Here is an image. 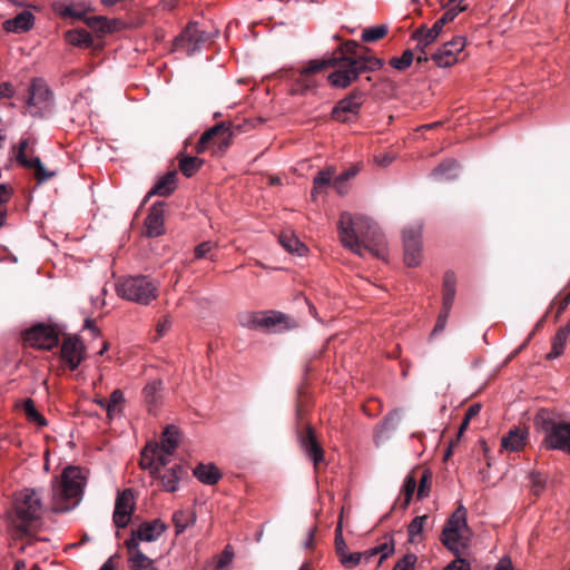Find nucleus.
Returning <instances> with one entry per match:
<instances>
[{"instance_id": "obj_1", "label": "nucleus", "mask_w": 570, "mask_h": 570, "mask_svg": "<svg viewBox=\"0 0 570 570\" xmlns=\"http://www.w3.org/2000/svg\"><path fill=\"white\" fill-rule=\"evenodd\" d=\"M382 66V61L374 57H333L321 61H311L303 68L292 89L294 94H305L314 87L309 76L326 68H335L327 80L333 87L346 88L365 71H373Z\"/></svg>"}, {"instance_id": "obj_2", "label": "nucleus", "mask_w": 570, "mask_h": 570, "mask_svg": "<svg viewBox=\"0 0 570 570\" xmlns=\"http://www.w3.org/2000/svg\"><path fill=\"white\" fill-rule=\"evenodd\" d=\"M86 479L78 466L69 465L52 482V510L67 512L79 504Z\"/></svg>"}, {"instance_id": "obj_3", "label": "nucleus", "mask_w": 570, "mask_h": 570, "mask_svg": "<svg viewBox=\"0 0 570 570\" xmlns=\"http://www.w3.org/2000/svg\"><path fill=\"white\" fill-rule=\"evenodd\" d=\"M471 531L466 522V509L460 504L448 519L441 533V542L455 556L468 548Z\"/></svg>"}, {"instance_id": "obj_4", "label": "nucleus", "mask_w": 570, "mask_h": 570, "mask_svg": "<svg viewBox=\"0 0 570 570\" xmlns=\"http://www.w3.org/2000/svg\"><path fill=\"white\" fill-rule=\"evenodd\" d=\"M116 292L121 298L140 305H149L158 296V286L148 276H127L118 279Z\"/></svg>"}, {"instance_id": "obj_5", "label": "nucleus", "mask_w": 570, "mask_h": 570, "mask_svg": "<svg viewBox=\"0 0 570 570\" xmlns=\"http://www.w3.org/2000/svg\"><path fill=\"white\" fill-rule=\"evenodd\" d=\"M535 424L544 434L542 444L548 450H560L570 454V421H556L548 412L541 411L535 417Z\"/></svg>"}, {"instance_id": "obj_6", "label": "nucleus", "mask_w": 570, "mask_h": 570, "mask_svg": "<svg viewBox=\"0 0 570 570\" xmlns=\"http://www.w3.org/2000/svg\"><path fill=\"white\" fill-rule=\"evenodd\" d=\"M16 531L27 535L30 529L41 518L42 507L39 495L35 490L26 489L14 501Z\"/></svg>"}, {"instance_id": "obj_7", "label": "nucleus", "mask_w": 570, "mask_h": 570, "mask_svg": "<svg viewBox=\"0 0 570 570\" xmlns=\"http://www.w3.org/2000/svg\"><path fill=\"white\" fill-rule=\"evenodd\" d=\"M240 324L250 330H263L267 332H282L292 327L289 318L275 311L247 313L240 317Z\"/></svg>"}, {"instance_id": "obj_8", "label": "nucleus", "mask_w": 570, "mask_h": 570, "mask_svg": "<svg viewBox=\"0 0 570 570\" xmlns=\"http://www.w3.org/2000/svg\"><path fill=\"white\" fill-rule=\"evenodd\" d=\"M167 530V525L160 519L144 521L137 528L131 529L130 537L124 542L127 553L142 552L140 542L157 541Z\"/></svg>"}, {"instance_id": "obj_9", "label": "nucleus", "mask_w": 570, "mask_h": 570, "mask_svg": "<svg viewBox=\"0 0 570 570\" xmlns=\"http://www.w3.org/2000/svg\"><path fill=\"white\" fill-rule=\"evenodd\" d=\"M230 144L229 127L224 122L207 129L199 138L195 150L197 154L210 151L213 155L223 154Z\"/></svg>"}, {"instance_id": "obj_10", "label": "nucleus", "mask_w": 570, "mask_h": 570, "mask_svg": "<svg viewBox=\"0 0 570 570\" xmlns=\"http://www.w3.org/2000/svg\"><path fill=\"white\" fill-rule=\"evenodd\" d=\"M52 107V94L41 79H33L29 87L27 110L31 116H42Z\"/></svg>"}, {"instance_id": "obj_11", "label": "nucleus", "mask_w": 570, "mask_h": 570, "mask_svg": "<svg viewBox=\"0 0 570 570\" xmlns=\"http://www.w3.org/2000/svg\"><path fill=\"white\" fill-rule=\"evenodd\" d=\"M370 227V222L363 216H352L350 213H342L338 223V235L343 246L353 248L360 245V233L362 227Z\"/></svg>"}, {"instance_id": "obj_12", "label": "nucleus", "mask_w": 570, "mask_h": 570, "mask_svg": "<svg viewBox=\"0 0 570 570\" xmlns=\"http://www.w3.org/2000/svg\"><path fill=\"white\" fill-rule=\"evenodd\" d=\"M23 338L31 346L52 350L59 344V332L52 325L40 323L28 330Z\"/></svg>"}, {"instance_id": "obj_13", "label": "nucleus", "mask_w": 570, "mask_h": 570, "mask_svg": "<svg viewBox=\"0 0 570 570\" xmlns=\"http://www.w3.org/2000/svg\"><path fill=\"white\" fill-rule=\"evenodd\" d=\"M209 35L199 28L198 23H189L175 39L174 47L190 56L197 51L208 39Z\"/></svg>"}, {"instance_id": "obj_14", "label": "nucleus", "mask_w": 570, "mask_h": 570, "mask_svg": "<svg viewBox=\"0 0 570 570\" xmlns=\"http://www.w3.org/2000/svg\"><path fill=\"white\" fill-rule=\"evenodd\" d=\"M466 46L464 37H454L451 41L445 42L440 47L432 56L438 67L446 68L455 65L459 61V55L463 51Z\"/></svg>"}, {"instance_id": "obj_15", "label": "nucleus", "mask_w": 570, "mask_h": 570, "mask_svg": "<svg viewBox=\"0 0 570 570\" xmlns=\"http://www.w3.org/2000/svg\"><path fill=\"white\" fill-rule=\"evenodd\" d=\"M60 357L70 371H75L86 358V347L77 336H66L60 348Z\"/></svg>"}, {"instance_id": "obj_16", "label": "nucleus", "mask_w": 570, "mask_h": 570, "mask_svg": "<svg viewBox=\"0 0 570 570\" xmlns=\"http://www.w3.org/2000/svg\"><path fill=\"white\" fill-rule=\"evenodd\" d=\"M134 508L135 502L132 490L125 489L124 491L119 492L116 498L115 510L112 514V521L117 528L122 529L128 525L134 512Z\"/></svg>"}, {"instance_id": "obj_17", "label": "nucleus", "mask_w": 570, "mask_h": 570, "mask_svg": "<svg viewBox=\"0 0 570 570\" xmlns=\"http://www.w3.org/2000/svg\"><path fill=\"white\" fill-rule=\"evenodd\" d=\"M33 144H35V140L31 138L23 139L20 142L17 159L23 166L33 168L39 181L48 180L51 177H53L55 173L46 170L39 157L28 158L29 146L33 145Z\"/></svg>"}, {"instance_id": "obj_18", "label": "nucleus", "mask_w": 570, "mask_h": 570, "mask_svg": "<svg viewBox=\"0 0 570 570\" xmlns=\"http://www.w3.org/2000/svg\"><path fill=\"white\" fill-rule=\"evenodd\" d=\"M301 448L304 453L313 461L315 470L324 462V450L316 439L315 431L307 425L306 430L299 435Z\"/></svg>"}, {"instance_id": "obj_19", "label": "nucleus", "mask_w": 570, "mask_h": 570, "mask_svg": "<svg viewBox=\"0 0 570 570\" xmlns=\"http://www.w3.org/2000/svg\"><path fill=\"white\" fill-rule=\"evenodd\" d=\"M361 104V96L352 94L336 104L333 108L332 117L337 121L347 122L358 114Z\"/></svg>"}, {"instance_id": "obj_20", "label": "nucleus", "mask_w": 570, "mask_h": 570, "mask_svg": "<svg viewBox=\"0 0 570 570\" xmlns=\"http://www.w3.org/2000/svg\"><path fill=\"white\" fill-rule=\"evenodd\" d=\"M164 214V203H157L151 206L145 218L144 235L147 237H158L165 233Z\"/></svg>"}, {"instance_id": "obj_21", "label": "nucleus", "mask_w": 570, "mask_h": 570, "mask_svg": "<svg viewBox=\"0 0 570 570\" xmlns=\"http://www.w3.org/2000/svg\"><path fill=\"white\" fill-rule=\"evenodd\" d=\"M401 412L394 410L390 412L375 429L374 442L376 445L390 439L391 433L394 432L401 423Z\"/></svg>"}, {"instance_id": "obj_22", "label": "nucleus", "mask_w": 570, "mask_h": 570, "mask_svg": "<svg viewBox=\"0 0 570 570\" xmlns=\"http://www.w3.org/2000/svg\"><path fill=\"white\" fill-rule=\"evenodd\" d=\"M55 12L62 18H72L76 20L86 19V13L90 11V6L86 2H63L58 1L53 4Z\"/></svg>"}, {"instance_id": "obj_23", "label": "nucleus", "mask_w": 570, "mask_h": 570, "mask_svg": "<svg viewBox=\"0 0 570 570\" xmlns=\"http://www.w3.org/2000/svg\"><path fill=\"white\" fill-rule=\"evenodd\" d=\"M187 475L186 469L180 464L167 469L163 474L159 472L156 479L161 481L164 490L167 492H175L178 489V482Z\"/></svg>"}, {"instance_id": "obj_24", "label": "nucleus", "mask_w": 570, "mask_h": 570, "mask_svg": "<svg viewBox=\"0 0 570 570\" xmlns=\"http://www.w3.org/2000/svg\"><path fill=\"white\" fill-rule=\"evenodd\" d=\"M177 188V173L168 171L164 176H161L155 186L149 190L147 197L151 196H169Z\"/></svg>"}, {"instance_id": "obj_25", "label": "nucleus", "mask_w": 570, "mask_h": 570, "mask_svg": "<svg viewBox=\"0 0 570 570\" xmlns=\"http://www.w3.org/2000/svg\"><path fill=\"white\" fill-rule=\"evenodd\" d=\"M35 17L30 11H22L14 18L6 20L3 27L9 32H26L33 27Z\"/></svg>"}, {"instance_id": "obj_26", "label": "nucleus", "mask_w": 570, "mask_h": 570, "mask_svg": "<svg viewBox=\"0 0 570 570\" xmlns=\"http://www.w3.org/2000/svg\"><path fill=\"white\" fill-rule=\"evenodd\" d=\"M159 445L157 442L148 443L141 451L139 465L144 470H148L151 476L159 474V466L156 465L155 454L158 452Z\"/></svg>"}, {"instance_id": "obj_27", "label": "nucleus", "mask_w": 570, "mask_h": 570, "mask_svg": "<svg viewBox=\"0 0 570 570\" xmlns=\"http://www.w3.org/2000/svg\"><path fill=\"white\" fill-rule=\"evenodd\" d=\"M456 277L452 271L445 272L443 276V288H442V308L451 311L455 293H456Z\"/></svg>"}, {"instance_id": "obj_28", "label": "nucleus", "mask_w": 570, "mask_h": 570, "mask_svg": "<svg viewBox=\"0 0 570 570\" xmlns=\"http://www.w3.org/2000/svg\"><path fill=\"white\" fill-rule=\"evenodd\" d=\"M194 475L204 484L214 485L222 479V473L218 468L213 464L199 463L194 469Z\"/></svg>"}, {"instance_id": "obj_29", "label": "nucleus", "mask_w": 570, "mask_h": 570, "mask_svg": "<svg viewBox=\"0 0 570 570\" xmlns=\"http://www.w3.org/2000/svg\"><path fill=\"white\" fill-rule=\"evenodd\" d=\"M163 382L161 380H154L149 382L142 390L145 403L148 411L151 412L161 402Z\"/></svg>"}, {"instance_id": "obj_30", "label": "nucleus", "mask_w": 570, "mask_h": 570, "mask_svg": "<svg viewBox=\"0 0 570 570\" xmlns=\"http://www.w3.org/2000/svg\"><path fill=\"white\" fill-rule=\"evenodd\" d=\"M85 23L94 31L99 32L101 35H106L117 30V27L120 23V21L116 19L110 20L101 16H96L86 18Z\"/></svg>"}, {"instance_id": "obj_31", "label": "nucleus", "mask_w": 570, "mask_h": 570, "mask_svg": "<svg viewBox=\"0 0 570 570\" xmlns=\"http://www.w3.org/2000/svg\"><path fill=\"white\" fill-rule=\"evenodd\" d=\"M179 441V431L173 426L168 425L163 434L160 442L158 443L159 450L164 451L167 454H173L178 446Z\"/></svg>"}, {"instance_id": "obj_32", "label": "nucleus", "mask_w": 570, "mask_h": 570, "mask_svg": "<svg viewBox=\"0 0 570 570\" xmlns=\"http://www.w3.org/2000/svg\"><path fill=\"white\" fill-rule=\"evenodd\" d=\"M569 326H562L552 338L551 351L547 354L548 360H554L562 355L569 337Z\"/></svg>"}, {"instance_id": "obj_33", "label": "nucleus", "mask_w": 570, "mask_h": 570, "mask_svg": "<svg viewBox=\"0 0 570 570\" xmlns=\"http://www.w3.org/2000/svg\"><path fill=\"white\" fill-rule=\"evenodd\" d=\"M394 552V541L391 538L390 541H386L384 543L379 544L375 548H372L370 550H366L364 552H361L362 561L365 563H368L372 558L376 556H381L379 560V566L383 562L384 559H386L390 554Z\"/></svg>"}, {"instance_id": "obj_34", "label": "nucleus", "mask_w": 570, "mask_h": 570, "mask_svg": "<svg viewBox=\"0 0 570 570\" xmlns=\"http://www.w3.org/2000/svg\"><path fill=\"white\" fill-rule=\"evenodd\" d=\"M527 433L520 429L511 430L507 436L502 438L501 445L503 449L518 452L525 444Z\"/></svg>"}, {"instance_id": "obj_35", "label": "nucleus", "mask_w": 570, "mask_h": 570, "mask_svg": "<svg viewBox=\"0 0 570 570\" xmlns=\"http://www.w3.org/2000/svg\"><path fill=\"white\" fill-rule=\"evenodd\" d=\"M128 566L130 570H159L155 561L144 552L127 553Z\"/></svg>"}, {"instance_id": "obj_36", "label": "nucleus", "mask_w": 570, "mask_h": 570, "mask_svg": "<svg viewBox=\"0 0 570 570\" xmlns=\"http://www.w3.org/2000/svg\"><path fill=\"white\" fill-rule=\"evenodd\" d=\"M335 175V168L333 166L326 167L324 170L317 173L313 180V190L312 197L316 198V196L324 190L325 187L330 186L333 183V177Z\"/></svg>"}, {"instance_id": "obj_37", "label": "nucleus", "mask_w": 570, "mask_h": 570, "mask_svg": "<svg viewBox=\"0 0 570 570\" xmlns=\"http://www.w3.org/2000/svg\"><path fill=\"white\" fill-rule=\"evenodd\" d=\"M63 37L69 45L76 47H89L92 43L90 33L85 29L69 30Z\"/></svg>"}, {"instance_id": "obj_38", "label": "nucleus", "mask_w": 570, "mask_h": 570, "mask_svg": "<svg viewBox=\"0 0 570 570\" xmlns=\"http://www.w3.org/2000/svg\"><path fill=\"white\" fill-rule=\"evenodd\" d=\"M412 39L416 42L415 50H426L432 43L435 42L438 37L433 35L428 28L422 27L412 33Z\"/></svg>"}, {"instance_id": "obj_39", "label": "nucleus", "mask_w": 570, "mask_h": 570, "mask_svg": "<svg viewBox=\"0 0 570 570\" xmlns=\"http://www.w3.org/2000/svg\"><path fill=\"white\" fill-rule=\"evenodd\" d=\"M125 402V396L121 390H115L110 394L108 399V403H106V412L109 419L121 413V406Z\"/></svg>"}, {"instance_id": "obj_40", "label": "nucleus", "mask_w": 570, "mask_h": 570, "mask_svg": "<svg viewBox=\"0 0 570 570\" xmlns=\"http://www.w3.org/2000/svg\"><path fill=\"white\" fill-rule=\"evenodd\" d=\"M204 160L194 156H183L179 159V170L186 176H194L203 166Z\"/></svg>"}, {"instance_id": "obj_41", "label": "nucleus", "mask_w": 570, "mask_h": 570, "mask_svg": "<svg viewBox=\"0 0 570 570\" xmlns=\"http://www.w3.org/2000/svg\"><path fill=\"white\" fill-rule=\"evenodd\" d=\"M416 471H412L409 475H406L404 480V484L402 487V494L404 497L403 501L400 503L402 509H406L410 504L412 497L416 490L417 479L415 476Z\"/></svg>"}, {"instance_id": "obj_42", "label": "nucleus", "mask_w": 570, "mask_h": 570, "mask_svg": "<svg viewBox=\"0 0 570 570\" xmlns=\"http://www.w3.org/2000/svg\"><path fill=\"white\" fill-rule=\"evenodd\" d=\"M459 165L455 160H446L440 164L432 173L436 178L451 179L456 177Z\"/></svg>"}, {"instance_id": "obj_43", "label": "nucleus", "mask_w": 570, "mask_h": 570, "mask_svg": "<svg viewBox=\"0 0 570 570\" xmlns=\"http://www.w3.org/2000/svg\"><path fill=\"white\" fill-rule=\"evenodd\" d=\"M23 412L29 422L36 423L39 426L47 425V420L42 414L38 412V410L35 406V402L31 399H27L23 402Z\"/></svg>"}, {"instance_id": "obj_44", "label": "nucleus", "mask_w": 570, "mask_h": 570, "mask_svg": "<svg viewBox=\"0 0 570 570\" xmlns=\"http://www.w3.org/2000/svg\"><path fill=\"white\" fill-rule=\"evenodd\" d=\"M417 491L416 497L419 500H422L429 497L431 487H432V473L430 470L425 469L421 472V476L417 480Z\"/></svg>"}, {"instance_id": "obj_45", "label": "nucleus", "mask_w": 570, "mask_h": 570, "mask_svg": "<svg viewBox=\"0 0 570 570\" xmlns=\"http://www.w3.org/2000/svg\"><path fill=\"white\" fill-rule=\"evenodd\" d=\"M279 244L284 247V249H306V245L301 243V240L292 233L285 232L284 235L279 236Z\"/></svg>"}, {"instance_id": "obj_46", "label": "nucleus", "mask_w": 570, "mask_h": 570, "mask_svg": "<svg viewBox=\"0 0 570 570\" xmlns=\"http://www.w3.org/2000/svg\"><path fill=\"white\" fill-rule=\"evenodd\" d=\"M387 32L385 26H375L364 29L362 32V40L365 42H374L382 39Z\"/></svg>"}, {"instance_id": "obj_47", "label": "nucleus", "mask_w": 570, "mask_h": 570, "mask_svg": "<svg viewBox=\"0 0 570 570\" xmlns=\"http://www.w3.org/2000/svg\"><path fill=\"white\" fill-rule=\"evenodd\" d=\"M414 59V52L410 49L405 50L401 57H394L391 59L390 63L393 68L397 70L407 69Z\"/></svg>"}, {"instance_id": "obj_48", "label": "nucleus", "mask_w": 570, "mask_h": 570, "mask_svg": "<svg viewBox=\"0 0 570 570\" xmlns=\"http://www.w3.org/2000/svg\"><path fill=\"white\" fill-rule=\"evenodd\" d=\"M429 519V515H420L415 517L407 527V533L411 542H414L415 537L419 535L424 527L425 521Z\"/></svg>"}, {"instance_id": "obj_49", "label": "nucleus", "mask_w": 570, "mask_h": 570, "mask_svg": "<svg viewBox=\"0 0 570 570\" xmlns=\"http://www.w3.org/2000/svg\"><path fill=\"white\" fill-rule=\"evenodd\" d=\"M191 518L190 514L186 511H177L173 515V522L176 529V534H180L188 527Z\"/></svg>"}, {"instance_id": "obj_50", "label": "nucleus", "mask_w": 570, "mask_h": 570, "mask_svg": "<svg viewBox=\"0 0 570 570\" xmlns=\"http://www.w3.org/2000/svg\"><path fill=\"white\" fill-rule=\"evenodd\" d=\"M570 304V291L564 293L563 295L561 293H559L556 298L552 301V303L550 304V307H549V312L550 309L556 305L557 306V312H556V320L559 318V316L566 311V308L568 307V305Z\"/></svg>"}, {"instance_id": "obj_51", "label": "nucleus", "mask_w": 570, "mask_h": 570, "mask_svg": "<svg viewBox=\"0 0 570 570\" xmlns=\"http://www.w3.org/2000/svg\"><path fill=\"white\" fill-rule=\"evenodd\" d=\"M455 19V12L450 10L449 12H444L443 16L438 19L431 28H428L433 35L436 37L440 36L443 27Z\"/></svg>"}, {"instance_id": "obj_52", "label": "nucleus", "mask_w": 570, "mask_h": 570, "mask_svg": "<svg viewBox=\"0 0 570 570\" xmlns=\"http://www.w3.org/2000/svg\"><path fill=\"white\" fill-rule=\"evenodd\" d=\"M465 0H440V4L444 12H449L450 10L455 12V17L468 9V6L464 3Z\"/></svg>"}, {"instance_id": "obj_53", "label": "nucleus", "mask_w": 570, "mask_h": 570, "mask_svg": "<svg viewBox=\"0 0 570 570\" xmlns=\"http://www.w3.org/2000/svg\"><path fill=\"white\" fill-rule=\"evenodd\" d=\"M546 478L540 472H532L530 474L531 491L534 495L539 497L546 488Z\"/></svg>"}, {"instance_id": "obj_54", "label": "nucleus", "mask_w": 570, "mask_h": 570, "mask_svg": "<svg viewBox=\"0 0 570 570\" xmlns=\"http://www.w3.org/2000/svg\"><path fill=\"white\" fill-rule=\"evenodd\" d=\"M341 564L347 569H353L362 562L361 552H350L338 558Z\"/></svg>"}, {"instance_id": "obj_55", "label": "nucleus", "mask_w": 570, "mask_h": 570, "mask_svg": "<svg viewBox=\"0 0 570 570\" xmlns=\"http://www.w3.org/2000/svg\"><path fill=\"white\" fill-rule=\"evenodd\" d=\"M335 551H336L337 558H341L343 554L347 553V551H348L347 544L345 543L344 538H343L341 524H338L337 528L335 529Z\"/></svg>"}, {"instance_id": "obj_56", "label": "nucleus", "mask_w": 570, "mask_h": 570, "mask_svg": "<svg viewBox=\"0 0 570 570\" xmlns=\"http://www.w3.org/2000/svg\"><path fill=\"white\" fill-rule=\"evenodd\" d=\"M416 556L413 553L405 554L402 559H400L394 566L393 570H414V566L416 563Z\"/></svg>"}, {"instance_id": "obj_57", "label": "nucleus", "mask_w": 570, "mask_h": 570, "mask_svg": "<svg viewBox=\"0 0 570 570\" xmlns=\"http://www.w3.org/2000/svg\"><path fill=\"white\" fill-rule=\"evenodd\" d=\"M360 45L355 41H347L343 45L338 57H364L358 52Z\"/></svg>"}, {"instance_id": "obj_58", "label": "nucleus", "mask_w": 570, "mask_h": 570, "mask_svg": "<svg viewBox=\"0 0 570 570\" xmlns=\"http://www.w3.org/2000/svg\"><path fill=\"white\" fill-rule=\"evenodd\" d=\"M234 552L232 551L230 546H226L220 558L217 561L216 570H223L224 568H226L232 562Z\"/></svg>"}, {"instance_id": "obj_59", "label": "nucleus", "mask_w": 570, "mask_h": 570, "mask_svg": "<svg viewBox=\"0 0 570 570\" xmlns=\"http://www.w3.org/2000/svg\"><path fill=\"white\" fill-rule=\"evenodd\" d=\"M421 261V252H404L403 262L407 267H416Z\"/></svg>"}, {"instance_id": "obj_60", "label": "nucleus", "mask_w": 570, "mask_h": 570, "mask_svg": "<svg viewBox=\"0 0 570 570\" xmlns=\"http://www.w3.org/2000/svg\"><path fill=\"white\" fill-rule=\"evenodd\" d=\"M12 196V188L7 184H0V208H7V203Z\"/></svg>"}, {"instance_id": "obj_61", "label": "nucleus", "mask_w": 570, "mask_h": 570, "mask_svg": "<svg viewBox=\"0 0 570 570\" xmlns=\"http://www.w3.org/2000/svg\"><path fill=\"white\" fill-rule=\"evenodd\" d=\"M450 312L451 311H448V309H441L440 314H439V317H438V321H436V324L433 328V334H436V333H440L442 332L444 328H445V325H446V321H448V317L450 315Z\"/></svg>"}, {"instance_id": "obj_62", "label": "nucleus", "mask_w": 570, "mask_h": 570, "mask_svg": "<svg viewBox=\"0 0 570 570\" xmlns=\"http://www.w3.org/2000/svg\"><path fill=\"white\" fill-rule=\"evenodd\" d=\"M170 326H171V321H170L169 316H165L163 321H159V323L157 324V328H156L157 336L155 337V340H158L159 337L164 336L168 332Z\"/></svg>"}, {"instance_id": "obj_63", "label": "nucleus", "mask_w": 570, "mask_h": 570, "mask_svg": "<svg viewBox=\"0 0 570 570\" xmlns=\"http://www.w3.org/2000/svg\"><path fill=\"white\" fill-rule=\"evenodd\" d=\"M443 570H471L469 562L458 557L456 560L449 563Z\"/></svg>"}, {"instance_id": "obj_64", "label": "nucleus", "mask_w": 570, "mask_h": 570, "mask_svg": "<svg viewBox=\"0 0 570 570\" xmlns=\"http://www.w3.org/2000/svg\"><path fill=\"white\" fill-rule=\"evenodd\" d=\"M419 236H420V232L415 230V229L404 230V233H403V239H404V243L406 244V246L414 245L416 242V238H419Z\"/></svg>"}]
</instances>
